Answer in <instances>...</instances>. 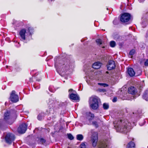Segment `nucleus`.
<instances>
[{
    "mask_svg": "<svg viewBox=\"0 0 148 148\" xmlns=\"http://www.w3.org/2000/svg\"><path fill=\"white\" fill-rule=\"evenodd\" d=\"M54 0H48V1L50 2H52V1H54Z\"/></svg>",
    "mask_w": 148,
    "mask_h": 148,
    "instance_id": "38",
    "label": "nucleus"
},
{
    "mask_svg": "<svg viewBox=\"0 0 148 148\" xmlns=\"http://www.w3.org/2000/svg\"><path fill=\"white\" fill-rule=\"evenodd\" d=\"M116 20H114L113 21V23H114V25H116Z\"/></svg>",
    "mask_w": 148,
    "mask_h": 148,
    "instance_id": "35",
    "label": "nucleus"
},
{
    "mask_svg": "<svg viewBox=\"0 0 148 148\" xmlns=\"http://www.w3.org/2000/svg\"><path fill=\"white\" fill-rule=\"evenodd\" d=\"M135 143L132 142L130 141L128 143L127 146L126 148H135Z\"/></svg>",
    "mask_w": 148,
    "mask_h": 148,
    "instance_id": "19",
    "label": "nucleus"
},
{
    "mask_svg": "<svg viewBox=\"0 0 148 148\" xmlns=\"http://www.w3.org/2000/svg\"><path fill=\"white\" fill-rule=\"evenodd\" d=\"M98 139V137L97 134L94 136L92 135L91 141L92 145L93 147H95L97 146Z\"/></svg>",
    "mask_w": 148,
    "mask_h": 148,
    "instance_id": "15",
    "label": "nucleus"
},
{
    "mask_svg": "<svg viewBox=\"0 0 148 148\" xmlns=\"http://www.w3.org/2000/svg\"><path fill=\"white\" fill-rule=\"evenodd\" d=\"M33 29L32 27H29L28 29L26 30L23 29L21 30L19 32L20 36V39L21 40H25V36L31 35L33 33Z\"/></svg>",
    "mask_w": 148,
    "mask_h": 148,
    "instance_id": "5",
    "label": "nucleus"
},
{
    "mask_svg": "<svg viewBox=\"0 0 148 148\" xmlns=\"http://www.w3.org/2000/svg\"><path fill=\"white\" fill-rule=\"evenodd\" d=\"M101 64L99 62H97L94 63L92 65V67L95 69L100 68Z\"/></svg>",
    "mask_w": 148,
    "mask_h": 148,
    "instance_id": "17",
    "label": "nucleus"
},
{
    "mask_svg": "<svg viewBox=\"0 0 148 148\" xmlns=\"http://www.w3.org/2000/svg\"><path fill=\"white\" fill-rule=\"evenodd\" d=\"M146 34H147V36L148 37V32H147Z\"/></svg>",
    "mask_w": 148,
    "mask_h": 148,
    "instance_id": "40",
    "label": "nucleus"
},
{
    "mask_svg": "<svg viewBox=\"0 0 148 148\" xmlns=\"http://www.w3.org/2000/svg\"><path fill=\"white\" fill-rule=\"evenodd\" d=\"M49 91L51 92H54L55 91L54 88L52 86H49Z\"/></svg>",
    "mask_w": 148,
    "mask_h": 148,
    "instance_id": "25",
    "label": "nucleus"
},
{
    "mask_svg": "<svg viewBox=\"0 0 148 148\" xmlns=\"http://www.w3.org/2000/svg\"><path fill=\"white\" fill-rule=\"evenodd\" d=\"M35 88H36V89H39V87H35Z\"/></svg>",
    "mask_w": 148,
    "mask_h": 148,
    "instance_id": "37",
    "label": "nucleus"
},
{
    "mask_svg": "<svg viewBox=\"0 0 148 148\" xmlns=\"http://www.w3.org/2000/svg\"><path fill=\"white\" fill-rule=\"evenodd\" d=\"M80 148H86V145L84 143H82L80 145Z\"/></svg>",
    "mask_w": 148,
    "mask_h": 148,
    "instance_id": "32",
    "label": "nucleus"
},
{
    "mask_svg": "<svg viewBox=\"0 0 148 148\" xmlns=\"http://www.w3.org/2000/svg\"><path fill=\"white\" fill-rule=\"evenodd\" d=\"M135 50L134 49H132L130 51L129 53L130 56H132L133 55H134L135 53Z\"/></svg>",
    "mask_w": 148,
    "mask_h": 148,
    "instance_id": "28",
    "label": "nucleus"
},
{
    "mask_svg": "<svg viewBox=\"0 0 148 148\" xmlns=\"http://www.w3.org/2000/svg\"><path fill=\"white\" fill-rule=\"evenodd\" d=\"M40 141L42 144L45 143L46 142L45 140L43 138H41L40 139Z\"/></svg>",
    "mask_w": 148,
    "mask_h": 148,
    "instance_id": "33",
    "label": "nucleus"
},
{
    "mask_svg": "<svg viewBox=\"0 0 148 148\" xmlns=\"http://www.w3.org/2000/svg\"><path fill=\"white\" fill-rule=\"evenodd\" d=\"M6 143L10 145L15 140V137L14 134L11 133H8L5 137Z\"/></svg>",
    "mask_w": 148,
    "mask_h": 148,
    "instance_id": "7",
    "label": "nucleus"
},
{
    "mask_svg": "<svg viewBox=\"0 0 148 148\" xmlns=\"http://www.w3.org/2000/svg\"><path fill=\"white\" fill-rule=\"evenodd\" d=\"M45 114L44 113H41L39 114L37 118L38 120H41L43 118Z\"/></svg>",
    "mask_w": 148,
    "mask_h": 148,
    "instance_id": "22",
    "label": "nucleus"
},
{
    "mask_svg": "<svg viewBox=\"0 0 148 148\" xmlns=\"http://www.w3.org/2000/svg\"><path fill=\"white\" fill-rule=\"evenodd\" d=\"M143 62L144 63V65L146 66H148V60H143Z\"/></svg>",
    "mask_w": 148,
    "mask_h": 148,
    "instance_id": "29",
    "label": "nucleus"
},
{
    "mask_svg": "<svg viewBox=\"0 0 148 148\" xmlns=\"http://www.w3.org/2000/svg\"><path fill=\"white\" fill-rule=\"evenodd\" d=\"M128 92L130 94L134 95L136 92V89L134 87L131 86L128 88Z\"/></svg>",
    "mask_w": 148,
    "mask_h": 148,
    "instance_id": "18",
    "label": "nucleus"
},
{
    "mask_svg": "<svg viewBox=\"0 0 148 148\" xmlns=\"http://www.w3.org/2000/svg\"><path fill=\"white\" fill-rule=\"evenodd\" d=\"M117 98L116 97H114L112 101L113 102H115L117 101Z\"/></svg>",
    "mask_w": 148,
    "mask_h": 148,
    "instance_id": "34",
    "label": "nucleus"
},
{
    "mask_svg": "<svg viewBox=\"0 0 148 148\" xmlns=\"http://www.w3.org/2000/svg\"><path fill=\"white\" fill-rule=\"evenodd\" d=\"M96 42L98 45H100L102 44V41L100 39H97L96 40Z\"/></svg>",
    "mask_w": 148,
    "mask_h": 148,
    "instance_id": "27",
    "label": "nucleus"
},
{
    "mask_svg": "<svg viewBox=\"0 0 148 148\" xmlns=\"http://www.w3.org/2000/svg\"><path fill=\"white\" fill-rule=\"evenodd\" d=\"M41 80V79H37V81H40Z\"/></svg>",
    "mask_w": 148,
    "mask_h": 148,
    "instance_id": "39",
    "label": "nucleus"
},
{
    "mask_svg": "<svg viewBox=\"0 0 148 148\" xmlns=\"http://www.w3.org/2000/svg\"><path fill=\"white\" fill-rule=\"evenodd\" d=\"M55 66L58 72H64L70 68L69 61L60 60L59 63L55 61Z\"/></svg>",
    "mask_w": 148,
    "mask_h": 148,
    "instance_id": "2",
    "label": "nucleus"
},
{
    "mask_svg": "<svg viewBox=\"0 0 148 148\" xmlns=\"http://www.w3.org/2000/svg\"><path fill=\"white\" fill-rule=\"evenodd\" d=\"M14 121V119L11 117L10 112L7 111L4 114V119H0V129L3 130L6 123L11 125L13 123Z\"/></svg>",
    "mask_w": 148,
    "mask_h": 148,
    "instance_id": "3",
    "label": "nucleus"
},
{
    "mask_svg": "<svg viewBox=\"0 0 148 148\" xmlns=\"http://www.w3.org/2000/svg\"><path fill=\"white\" fill-rule=\"evenodd\" d=\"M110 45L111 47H114L116 45V43L114 41H111L110 43Z\"/></svg>",
    "mask_w": 148,
    "mask_h": 148,
    "instance_id": "24",
    "label": "nucleus"
},
{
    "mask_svg": "<svg viewBox=\"0 0 148 148\" xmlns=\"http://www.w3.org/2000/svg\"><path fill=\"white\" fill-rule=\"evenodd\" d=\"M86 115L87 116V118L88 119V120L90 122L88 125L92 124L95 126L96 128L98 127V125L97 122L96 121H93L92 123H90L91 121L94 118V115L93 114H92L90 112H88L86 113Z\"/></svg>",
    "mask_w": 148,
    "mask_h": 148,
    "instance_id": "8",
    "label": "nucleus"
},
{
    "mask_svg": "<svg viewBox=\"0 0 148 148\" xmlns=\"http://www.w3.org/2000/svg\"><path fill=\"white\" fill-rule=\"evenodd\" d=\"M69 97L72 100L77 101L79 100V97L77 94L73 93L74 92L73 89H71L69 90Z\"/></svg>",
    "mask_w": 148,
    "mask_h": 148,
    "instance_id": "10",
    "label": "nucleus"
},
{
    "mask_svg": "<svg viewBox=\"0 0 148 148\" xmlns=\"http://www.w3.org/2000/svg\"><path fill=\"white\" fill-rule=\"evenodd\" d=\"M114 124L117 131L123 133H127L131 129V124L126 119H116Z\"/></svg>",
    "mask_w": 148,
    "mask_h": 148,
    "instance_id": "1",
    "label": "nucleus"
},
{
    "mask_svg": "<svg viewBox=\"0 0 148 148\" xmlns=\"http://www.w3.org/2000/svg\"><path fill=\"white\" fill-rule=\"evenodd\" d=\"M10 100L13 102H16L19 100L18 96L15 94V91H12L10 97Z\"/></svg>",
    "mask_w": 148,
    "mask_h": 148,
    "instance_id": "13",
    "label": "nucleus"
},
{
    "mask_svg": "<svg viewBox=\"0 0 148 148\" xmlns=\"http://www.w3.org/2000/svg\"><path fill=\"white\" fill-rule=\"evenodd\" d=\"M145 0H138V1H139L140 2H143V1Z\"/></svg>",
    "mask_w": 148,
    "mask_h": 148,
    "instance_id": "36",
    "label": "nucleus"
},
{
    "mask_svg": "<svg viewBox=\"0 0 148 148\" xmlns=\"http://www.w3.org/2000/svg\"><path fill=\"white\" fill-rule=\"evenodd\" d=\"M103 107L104 110H107L109 108V105L108 103H104L103 104Z\"/></svg>",
    "mask_w": 148,
    "mask_h": 148,
    "instance_id": "23",
    "label": "nucleus"
},
{
    "mask_svg": "<svg viewBox=\"0 0 148 148\" xmlns=\"http://www.w3.org/2000/svg\"><path fill=\"white\" fill-rule=\"evenodd\" d=\"M99 148H110V143L108 141L105 140L101 142L99 145Z\"/></svg>",
    "mask_w": 148,
    "mask_h": 148,
    "instance_id": "12",
    "label": "nucleus"
},
{
    "mask_svg": "<svg viewBox=\"0 0 148 148\" xmlns=\"http://www.w3.org/2000/svg\"><path fill=\"white\" fill-rule=\"evenodd\" d=\"M121 38V36H119L118 35H116L114 37V39L116 40H119V39Z\"/></svg>",
    "mask_w": 148,
    "mask_h": 148,
    "instance_id": "31",
    "label": "nucleus"
},
{
    "mask_svg": "<svg viewBox=\"0 0 148 148\" xmlns=\"http://www.w3.org/2000/svg\"><path fill=\"white\" fill-rule=\"evenodd\" d=\"M67 136L68 138L70 140H72L74 138V137L72 135L70 134H68Z\"/></svg>",
    "mask_w": 148,
    "mask_h": 148,
    "instance_id": "26",
    "label": "nucleus"
},
{
    "mask_svg": "<svg viewBox=\"0 0 148 148\" xmlns=\"http://www.w3.org/2000/svg\"><path fill=\"white\" fill-rule=\"evenodd\" d=\"M99 98L97 97L90 98L89 103L90 107L93 110H96L98 107Z\"/></svg>",
    "mask_w": 148,
    "mask_h": 148,
    "instance_id": "6",
    "label": "nucleus"
},
{
    "mask_svg": "<svg viewBox=\"0 0 148 148\" xmlns=\"http://www.w3.org/2000/svg\"><path fill=\"white\" fill-rule=\"evenodd\" d=\"M131 18V15L128 13H125L122 14L120 18V21L123 23L128 22Z\"/></svg>",
    "mask_w": 148,
    "mask_h": 148,
    "instance_id": "9",
    "label": "nucleus"
},
{
    "mask_svg": "<svg viewBox=\"0 0 148 148\" xmlns=\"http://www.w3.org/2000/svg\"><path fill=\"white\" fill-rule=\"evenodd\" d=\"M47 102L49 105V108L47 110L46 114H48L50 118H55L56 116V114L54 112V108L56 107L55 103L53 100L50 99L47 101Z\"/></svg>",
    "mask_w": 148,
    "mask_h": 148,
    "instance_id": "4",
    "label": "nucleus"
},
{
    "mask_svg": "<svg viewBox=\"0 0 148 148\" xmlns=\"http://www.w3.org/2000/svg\"><path fill=\"white\" fill-rule=\"evenodd\" d=\"M143 98L147 101H148V90H146L144 92L143 96Z\"/></svg>",
    "mask_w": 148,
    "mask_h": 148,
    "instance_id": "20",
    "label": "nucleus"
},
{
    "mask_svg": "<svg viewBox=\"0 0 148 148\" xmlns=\"http://www.w3.org/2000/svg\"><path fill=\"white\" fill-rule=\"evenodd\" d=\"M140 63H142V61H141Z\"/></svg>",
    "mask_w": 148,
    "mask_h": 148,
    "instance_id": "41",
    "label": "nucleus"
},
{
    "mask_svg": "<svg viewBox=\"0 0 148 148\" xmlns=\"http://www.w3.org/2000/svg\"><path fill=\"white\" fill-rule=\"evenodd\" d=\"M77 139L78 140H82L83 139V136L82 134H79L77 136Z\"/></svg>",
    "mask_w": 148,
    "mask_h": 148,
    "instance_id": "21",
    "label": "nucleus"
},
{
    "mask_svg": "<svg viewBox=\"0 0 148 148\" xmlns=\"http://www.w3.org/2000/svg\"><path fill=\"white\" fill-rule=\"evenodd\" d=\"M127 73L131 77L134 76L135 73L133 69L132 68H129L127 69Z\"/></svg>",
    "mask_w": 148,
    "mask_h": 148,
    "instance_id": "16",
    "label": "nucleus"
},
{
    "mask_svg": "<svg viewBox=\"0 0 148 148\" xmlns=\"http://www.w3.org/2000/svg\"><path fill=\"white\" fill-rule=\"evenodd\" d=\"M27 125L25 123L21 124L18 129V132L21 134L25 133L27 130Z\"/></svg>",
    "mask_w": 148,
    "mask_h": 148,
    "instance_id": "11",
    "label": "nucleus"
},
{
    "mask_svg": "<svg viewBox=\"0 0 148 148\" xmlns=\"http://www.w3.org/2000/svg\"><path fill=\"white\" fill-rule=\"evenodd\" d=\"M98 84L99 85H100V86H103L104 87H106V86H108V85L106 84H104V83H98Z\"/></svg>",
    "mask_w": 148,
    "mask_h": 148,
    "instance_id": "30",
    "label": "nucleus"
},
{
    "mask_svg": "<svg viewBox=\"0 0 148 148\" xmlns=\"http://www.w3.org/2000/svg\"><path fill=\"white\" fill-rule=\"evenodd\" d=\"M116 66L115 63L113 60H110L108 61L107 65V69L109 70H111L115 68Z\"/></svg>",
    "mask_w": 148,
    "mask_h": 148,
    "instance_id": "14",
    "label": "nucleus"
}]
</instances>
